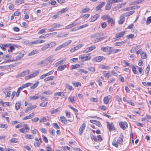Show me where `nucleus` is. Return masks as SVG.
<instances>
[{
  "instance_id": "56",
  "label": "nucleus",
  "mask_w": 151,
  "mask_h": 151,
  "mask_svg": "<svg viewBox=\"0 0 151 151\" xmlns=\"http://www.w3.org/2000/svg\"><path fill=\"white\" fill-rule=\"evenodd\" d=\"M47 104V102H43L40 103V106L41 107H44L46 106Z\"/></svg>"
},
{
  "instance_id": "19",
  "label": "nucleus",
  "mask_w": 151,
  "mask_h": 151,
  "mask_svg": "<svg viewBox=\"0 0 151 151\" xmlns=\"http://www.w3.org/2000/svg\"><path fill=\"white\" fill-rule=\"evenodd\" d=\"M34 113H32L31 114H30L29 115L23 118L22 120H24L31 119V118L33 117L34 116Z\"/></svg>"
},
{
  "instance_id": "64",
  "label": "nucleus",
  "mask_w": 151,
  "mask_h": 151,
  "mask_svg": "<svg viewBox=\"0 0 151 151\" xmlns=\"http://www.w3.org/2000/svg\"><path fill=\"white\" fill-rule=\"evenodd\" d=\"M151 22V16L149 17L147 19L146 23L147 24H150Z\"/></svg>"
},
{
  "instance_id": "48",
  "label": "nucleus",
  "mask_w": 151,
  "mask_h": 151,
  "mask_svg": "<svg viewBox=\"0 0 151 151\" xmlns=\"http://www.w3.org/2000/svg\"><path fill=\"white\" fill-rule=\"evenodd\" d=\"M8 127V125L6 124H0V128L6 129Z\"/></svg>"
},
{
  "instance_id": "52",
  "label": "nucleus",
  "mask_w": 151,
  "mask_h": 151,
  "mask_svg": "<svg viewBox=\"0 0 151 151\" xmlns=\"http://www.w3.org/2000/svg\"><path fill=\"white\" fill-rule=\"evenodd\" d=\"M29 97L30 99H32L33 100H37L39 98L37 96H29Z\"/></svg>"
},
{
  "instance_id": "26",
  "label": "nucleus",
  "mask_w": 151,
  "mask_h": 151,
  "mask_svg": "<svg viewBox=\"0 0 151 151\" xmlns=\"http://www.w3.org/2000/svg\"><path fill=\"white\" fill-rule=\"evenodd\" d=\"M132 68V71L135 74H138V73L137 70L135 66H134L133 65H131Z\"/></svg>"
},
{
  "instance_id": "53",
  "label": "nucleus",
  "mask_w": 151,
  "mask_h": 151,
  "mask_svg": "<svg viewBox=\"0 0 151 151\" xmlns=\"http://www.w3.org/2000/svg\"><path fill=\"white\" fill-rule=\"evenodd\" d=\"M110 17L109 15H105L103 16L101 18L103 19L104 20H106L107 19H108V18Z\"/></svg>"
},
{
  "instance_id": "61",
  "label": "nucleus",
  "mask_w": 151,
  "mask_h": 151,
  "mask_svg": "<svg viewBox=\"0 0 151 151\" xmlns=\"http://www.w3.org/2000/svg\"><path fill=\"white\" fill-rule=\"evenodd\" d=\"M134 35L133 34H130L127 36V38L132 39L134 37Z\"/></svg>"
},
{
  "instance_id": "16",
  "label": "nucleus",
  "mask_w": 151,
  "mask_h": 151,
  "mask_svg": "<svg viewBox=\"0 0 151 151\" xmlns=\"http://www.w3.org/2000/svg\"><path fill=\"white\" fill-rule=\"evenodd\" d=\"M81 58L82 61L84 62L85 61L90 60L91 58V57L90 55H88L87 56H82Z\"/></svg>"
},
{
  "instance_id": "37",
  "label": "nucleus",
  "mask_w": 151,
  "mask_h": 151,
  "mask_svg": "<svg viewBox=\"0 0 151 151\" xmlns=\"http://www.w3.org/2000/svg\"><path fill=\"white\" fill-rule=\"evenodd\" d=\"M49 47H50L49 45L48 44H46L42 47L41 50L42 51L45 50Z\"/></svg>"
},
{
  "instance_id": "3",
  "label": "nucleus",
  "mask_w": 151,
  "mask_h": 151,
  "mask_svg": "<svg viewBox=\"0 0 151 151\" xmlns=\"http://www.w3.org/2000/svg\"><path fill=\"white\" fill-rule=\"evenodd\" d=\"M111 47L109 46L102 47L101 48V50L103 51L107 52V54L110 55L111 54Z\"/></svg>"
},
{
  "instance_id": "50",
  "label": "nucleus",
  "mask_w": 151,
  "mask_h": 151,
  "mask_svg": "<svg viewBox=\"0 0 151 151\" xmlns=\"http://www.w3.org/2000/svg\"><path fill=\"white\" fill-rule=\"evenodd\" d=\"M6 45H7V44L6 45L1 44L0 45V47L3 50L5 51L6 50Z\"/></svg>"
},
{
  "instance_id": "10",
  "label": "nucleus",
  "mask_w": 151,
  "mask_h": 151,
  "mask_svg": "<svg viewBox=\"0 0 151 151\" xmlns=\"http://www.w3.org/2000/svg\"><path fill=\"white\" fill-rule=\"evenodd\" d=\"M119 125L121 128L123 130H124L126 129V128L125 126H126L127 127V124L126 122L124 123L122 122H119Z\"/></svg>"
},
{
  "instance_id": "41",
  "label": "nucleus",
  "mask_w": 151,
  "mask_h": 151,
  "mask_svg": "<svg viewBox=\"0 0 151 151\" xmlns=\"http://www.w3.org/2000/svg\"><path fill=\"white\" fill-rule=\"evenodd\" d=\"M28 44L30 45H33L38 44V41H37V40H35L29 43Z\"/></svg>"
},
{
  "instance_id": "1",
  "label": "nucleus",
  "mask_w": 151,
  "mask_h": 151,
  "mask_svg": "<svg viewBox=\"0 0 151 151\" xmlns=\"http://www.w3.org/2000/svg\"><path fill=\"white\" fill-rule=\"evenodd\" d=\"M101 35L99 33L91 35V37L92 38V41L94 43H96L104 40L105 37H101Z\"/></svg>"
},
{
  "instance_id": "45",
  "label": "nucleus",
  "mask_w": 151,
  "mask_h": 151,
  "mask_svg": "<svg viewBox=\"0 0 151 151\" xmlns=\"http://www.w3.org/2000/svg\"><path fill=\"white\" fill-rule=\"evenodd\" d=\"M49 34H46L41 35L39 37L40 38H45L49 37Z\"/></svg>"
},
{
  "instance_id": "20",
  "label": "nucleus",
  "mask_w": 151,
  "mask_h": 151,
  "mask_svg": "<svg viewBox=\"0 0 151 151\" xmlns=\"http://www.w3.org/2000/svg\"><path fill=\"white\" fill-rule=\"evenodd\" d=\"M99 17L98 14H96L93 16L91 17L90 19V22H93L96 20Z\"/></svg>"
},
{
  "instance_id": "60",
  "label": "nucleus",
  "mask_w": 151,
  "mask_h": 151,
  "mask_svg": "<svg viewBox=\"0 0 151 151\" xmlns=\"http://www.w3.org/2000/svg\"><path fill=\"white\" fill-rule=\"evenodd\" d=\"M103 75L108 78H109L111 76V75L109 73H103Z\"/></svg>"
},
{
  "instance_id": "6",
  "label": "nucleus",
  "mask_w": 151,
  "mask_h": 151,
  "mask_svg": "<svg viewBox=\"0 0 151 151\" xmlns=\"http://www.w3.org/2000/svg\"><path fill=\"white\" fill-rule=\"evenodd\" d=\"M106 58L103 56H99L95 57L93 59V60L96 62H100L102 60H105Z\"/></svg>"
},
{
  "instance_id": "15",
  "label": "nucleus",
  "mask_w": 151,
  "mask_h": 151,
  "mask_svg": "<svg viewBox=\"0 0 151 151\" xmlns=\"http://www.w3.org/2000/svg\"><path fill=\"white\" fill-rule=\"evenodd\" d=\"M105 4L104 2H101L96 7V11L102 8L104 6Z\"/></svg>"
},
{
  "instance_id": "62",
  "label": "nucleus",
  "mask_w": 151,
  "mask_h": 151,
  "mask_svg": "<svg viewBox=\"0 0 151 151\" xmlns=\"http://www.w3.org/2000/svg\"><path fill=\"white\" fill-rule=\"evenodd\" d=\"M99 108L102 110L105 111L106 110V107L104 106H99Z\"/></svg>"
},
{
  "instance_id": "39",
  "label": "nucleus",
  "mask_w": 151,
  "mask_h": 151,
  "mask_svg": "<svg viewBox=\"0 0 151 151\" xmlns=\"http://www.w3.org/2000/svg\"><path fill=\"white\" fill-rule=\"evenodd\" d=\"M66 88L68 89L70 91H71L72 90H73L74 89L73 88V87L72 86H70L69 84H66L65 85Z\"/></svg>"
},
{
  "instance_id": "4",
  "label": "nucleus",
  "mask_w": 151,
  "mask_h": 151,
  "mask_svg": "<svg viewBox=\"0 0 151 151\" xmlns=\"http://www.w3.org/2000/svg\"><path fill=\"white\" fill-rule=\"evenodd\" d=\"M106 123L107 124V128L109 129L110 132L115 130V128L112 123H110L109 122H107Z\"/></svg>"
},
{
  "instance_id": "29",
  "label": "nucleus",
  "mask_w": 151,
  "mask_h": 151,
  "mask_svg": "<svg viewBox=\"0 0 151 151\" xmlns=\"http://www.w3.org/2000/svg\"><path fill=\"white\" fill-rule=\"evenodd\" d=\"M121 51L120 49H113L112 47H111V54L112 53H116L118 52L119 51Z\"/></svg>"
},
{
  "instance_id": "17",
  "label": "nucleus",
  "mask_w": 151,
  "mask_h": 151,
  "mask_svg": "<svg viewBox=\"0 0 151 151\" xmlns=\"http://www.w3.org/2000/svg\"><path fill=\"white\" fill-rule=\"evenodd\" d=\"M125 4L126 3H124L120 4L117 5L114 7V10H116L119 9L122 7L124 6L125 5Z\"/></svg>"
},
{
  "instance_id": "58",
  "label": "nucleus",
  "mask_w": 151,
  "mask_h": 151,
  "mask_svg": "<svg viewBox=\"0 0 151 151\" xmlns=\"http://www.w3.org/2000/svg\"><path fill=\"white\" fill-rule=\"evenodd\" d=\"M52 126L55 129H60V127L58 126L57 123H54L52 124Z\"/></svg>"
},
{
  "instance_id": "59",
  "label": "nucleus",
  "mask_w": 151,
  "mask_h": 151,
  "mask_svg": "<svg viewBox=\"0 0 151 151\" xmlns=\"http://www.w3.org/2000/svg\"><path fill=\"white\" fill-rule=\"evenodd\" d=\"M141 57L142 58L145 59L147 57L146 54L144 52H142L141 54Z\"/></svg>"
},
{
  "instance_id": "9",
  "label": "nucleus",
  "mask_w": 151,
  "mask_h": 151,
  "mask_svg": "<svg viewBox=\"0 0 151 151\" xmlns=\"http://www.w3.org/2000/svg\"><path fill=\"white\" fill-rule=\"evenodd\" d=\"M29 73V70H27L22 72L18 75L19 77H22L24 76L25 75H28Z\"/></svg>"
},
{
  "instance_id": "23",
  "label": "nucleus",
  "mask_w": 151,
  "mask_h": 151,
  "mask_svg": "<svg viewBox=\"0 0 151 151\" xmlns=\"http://www.w3.org/2000/svg\"><path fill=\"white\" fill-rule=\"evenodd\" d=\"M125 20V17L122 15L120 17V19L119 22V24H122Z\"/></svg>"
},
{
  "instance_id": "49",
  "label": "nucleus",
  "mask_w": 151,
  "mask_h": 151,
  "mask_svg": "<svg viewBox=\"0 0 151 151\" xmlns=\"http://www.w3.org/2000/svg\"><path fill=\"white\" fill-rule=\"evenodd\" d=\"M101 68L102 69H109L111 68L109 67L104 65H101Z\"/></svg>"
},
{
  "instance_id": "46",
  "label": "nucleus",
  "mask_w": 151,
  "mask_h": 151,
  "mask_svg": "<svg viewBox=\"0 0 151 151\" xmlns=\"http://www.w3.org/2000/svg\"><path fill=\"white\" fill-rule=\"evenodd\" d=\"M78 71L83 73L85 74H87L88 73V72L87 71H86L82 69H79L77 70Z\"/></svg>"
},
{
  "instance_id": "54",
  "label": "nucleus",
  "mask_w": 151,
  "mask_h": 151,
  "mask_svg": "<svg viewBox=\"0 0 151 151\" xmlns=\"http://www.w3.org/2000/svg\"><path fill=\"white\" fill-rule=\"evenodd\" d=\"M123 137H119L118 138V139H117V142L119 144H121V143L123 141Z\"/></svg>"
},
{
  "instance_id": "8",
  "label": "nucleus",
  "mask_w": 151,
  "mask_h": 151,
  "mask_svg": "<svg viewBox=\"0 0 151 151\" xmlns=\"http://www.w3.org/2000/svg\"><path fill=\"white\" fill-rule=\"evenodd\" d=\"M86 127V124L83 123L81 126L79 130V134L81 135Z\"/></svg>"
},
{
  "instance_id": "32",
  "label": "nucleus",
  "mask_w": 151,
  "mask_h": 151,
  "mask_svg": "<svg viewBox=\"0 0 151 151\" xmlns=\"http://www.w3.org/2000/svg\"><path fill=\"white\" fill-rule=\"evenodd\" d=\"M90 10V9L86 7L85 8L82 9L81 11L80 12L81 13H85L87 12Z\"/></svg>"
},
{
  "instance_id": "33",
  "label": "nucleus",
  "mask_w": 151,
  "mask_h": 151,
  "mask_svg": "<svg viewBox=\"0 0 151 151\" xmlns=\"http://www.w3.org/2000/svg\"><path fill=\"white\" fill-rule=\"evenodd\" d=\"M18 141V139L15 138H12L10 140V142L12 143H17Z\"/></svg>"
},
{
  "instance_id": "63",
  "label": "nucleus",
  "mask_w": 151,
  "mask_h": 151,
  "mask_svg": "<svg viewBox=\"0 0 151 151\" xmlns=\"http://www.w3.org/2000/svg\"><path fill=\"white\" fill-rule=\"evenodd\" d=\"M14 49V47L12 46H10L9 49L8 50L9 52H12Z\"/></svg>"
},
{
  "instance_id": "34",
  "label": "nucleus",
  "mask_w": 151,
  "mask_h": 151,
  "mask_svg": "<svg viewBox=\"0 0 151 151\" xmlns=\"http://www.w3.org/2000/svg\"><path fill=\"white\" fill-rule=\"evenodd\" d=\"M39 83V81H37L35 83L34 85L31 86L30 87V88L31 89H34L37 87Z\"/></svg>"
},
{
  "instance_id": "30",
  "label": "nucleus",
  "mask_w": 151,
  "mask_h": 151,
  "mask_svg": "<svg viewBox=\"0 0 151 151\" xmlns=\"http://www.w3.org/2000/svg\"><path fill=\"white\" fill-rule=\"evenodd\" d=\"M21 105V101L18 103H16L15 104V109L16 110H18L20 108V107Z\"/></svg>"
},
{
  "instance_id": "5",
  "label": "nucleus",
  "mask_w": 151,
  "mask_h": 151,
  "mask_svg": "<svg viewBox=\"0 0 151 151\" xmlns=\"http://www.w3.org/2000/svg\"><path fill=\"white\" fill-rule=\"evenodd\" d=\"M24 126H25V128H22L19 129V131L23 133H26L27 132V130H29V127L26 124H24Z\"/></svg>"
},
{
  "instance_id": "55",
  "label": "nucleus",
  "mask_w": 151,
  "mask_h": 151,
  "mask_svg": "<svg viewBox=\"0 0 151 151\" xmlns=\"http://www.w3.org/2000/svg\"><path fill=\"white\" fill-rule=\"evenodd\" d=\"M83 45L82 44H79L77 46H76L75 47H74V48L76 50H77L78 49H79V48H80L81 47H82Z\"/></svg>"
},
{
  "instance_id": "35",
  "label": "nucleus",
  "mask_w": 151,
  "mask_h": 151,
  "mask_svg": "<svg viewBox=\"0 0 151 151\" xmlns=\"http://www.w3.org/2000/svg\"><path fill=\"white\" fill-rule=\"evenodd\" d=\"M25 137L27 139H34V137L32 135H30V134H26L25 136Z\"/></svg>"
},
{
  "instance_id": "22",
  "label": "nucleus",
  "mask_w": 151,
  "mask_h": 151,
  "mask_svg": "<svg viewBox=\"0 0 151 151\" xmlns=\"http://www.w3.org/2000/svg\"><path fill=\"white\" fill-rule=\"evenodd\" d=\"M77 24V23L75 22H73L72 24H70L66 26V29H69L72 27L76 26Z\"/></svg>"
},
{
  "instance_id": "11",
  "label": "nucleus",
  "mask_w": 151,
  "mask_h": 151,
  "mask_svg": "<svg viewBox=\"0 0 151 151\" xmlns=\"http://www.w3.org/2000/svg\"><path fill=\"white\" fill-rule=\"evenodd\" d=\"M112 3L110 0H108L105 7V9L107 10H109L111 9Z\"/></svg>"
},
{
  "instance_id": "2",
  "label": "nucleus",
  "mask_w": 151,
  "mask_h": 151,
  "mask_svg": "<svg viewBox=\"0 0 151 151\" xmlns=\"http://www.w3.org/2000/svg\"><path fill=\"white\" fill-rule=\"evenodd\" d=\"M40 69L36 70L34 71L32 74L29 75L25 76V79L26 80H28L29 79L31 78L37 76L40 73Z\"/></svg>"
},
{
  "instance_id": "57",
  "label": "nucleus",
  "mask_w": 151,
  "mask_h": 151,
  "mask_svg": "<svg viewBox=\"0 0 151 151\" xmlns=\"http://www.w3.org/2000/svg\"><path fill=\"white\" fill-rule=\"evenodd\" d=\"M12 57V56L10 55L7 54L4 55L3 57V59L4 60H6L7 58H10Z\"/></svg>"
},
{
  "instance_id": "38",
  "label": "nucleus",
  "mask_w": 151,
  "mask_h": 151,
  "mask_svg": "<svg viewBox=\"0 0 151 151\" xmlns=\"http://www.w3.org/2000/svg\"><path fill=\"white\" fill-rule=\"evenodd\" d=\"M37 106L36 105L28 106H27V109L29 110H32L33 109L37 107Z\"/></svg>"
},
{
  "instance_id": "31",
  "label": "nucleus",
  "mask_w": 151,
  "mask_h": 151,
  "mask_svg": "<svg viewBox=\"0 0 151 151\" xmlns=\"http://www.w3.org/2000/svg\"><path fill=\"white\" fill-rule=\"evenodd\" d=\"M33 84L30 83H26L25 84H23L22 86V88H24L30 86H31Z\"/></svg>"
},
{
  "instance_id": "28",
  "label": "nucleus",
  "mask_w": 151,
  "mask_h": 151,
  "mask_svg": "<svg viewBox=\"0 0 151 151\" xmlns=\"http://www.w3.org/2000/svg\"><path fill=\"white\" fill-rule=\"evenodd\" d=\"M126 41H122V42H117L115 43H114V45L115 46H121V45H122L124 43H126Z\"/></svg>"
},
{
  "instance_id": "36",
  "label": "nucleus",
  "mask_w": 151,
  "mask_h": 151,
  "mask_svg": "<svg viewBox=\"0 0 151 151\" xmlns=\"http://www.w3.org/2000/svg\"><path fill=\"white\" fill-rule=\"evenodd\" d=\"M74 96H71L69 97L68 98V101L69 102H72V103H74L73 102L74 101Z\"/></svg>"
},
{
  "instance_id": "24",
  "label": "nucleus",
  "mask_w": 151,
  "mask_h": 151,
  "mask_svg": "<svg viewBox=\"0 0 151 151\" xmlns=\"http://www.w3.org/2000/svg\"><path fill=\"white\" fill-rule=\"evenodd\" d=\"M60 120L62 123L66 124L67 123V120L63 116L60 117Z\"/></svg>"
},
{
  "instance_id": "43",
  "label": "nucleus",
  "mask_w": 151,
  "mask_h": 151,
  "mask_svg": "<svg viewBox=\"0 0 151 151\" xmlns=\"http://www.w3.org/2000/svg\"><path fill=\"white\" fill-rule=\"evenodd\" d=\"M68 35V34H60L58 35L57 37H65Z\"/></svg>"
},
{
  "instance_id": "18",
  "label": "nucleus",
  "mask_w": 151,
  "mask_h": 151,
  "mask_svg": "<svg viewBox=\"0 0 151 151\" xmlns=\"http://www.w3.org/2000/svg\"><path fill=\"white\" fill-rule=\"evenodd\" d=\"M72 41L71 40H69L68 42H66L64 43L63 44L61 45V46L62 48H65L66 46H68L71 43Z\"/></svg>"
},
{
  "instance_id": "12",
  "label": "nucleus",
  "mask_w": 151,
  "mask_h": 151,
  "mask_svg": "<svg viewBox=\"0 0 151 151\" xmlns=\"http://www.w3.org/2000/svg\"><path fill=\"white\" fill-rule=\"evenodd\" d=\"M111 96L110 95H108L105 97L104 99V102L105 104L108 103L109 100L111 98Z\"/></svg>"
},
{
  "instance_id": "27",
  "label": "nucleus",
  "mask_w": 151,
  "mask_h": 151,
  "mask_svg": "<svg viewBox=\"0 0 151 151\" xmlns=\"http://www.w3.org/2000/svg\"><path fill=\"white\" fill-rule=\"evenodd\" d=\"M107 22L108 24L111 23V26L114 25L115 23L114 21L113 20L112 18L110 17L108 18Z\"/></svg>"
},
{
  "instance_id": "14",
  "label": "nucleus",
  "mask_w": 151,
  "mask_h": 151,
  "mask_svg": "<svg viewBox=\"0 0 151 151\" xmlns=\"http://www.w3.org/2000/svg\"><path fill=\"white\" fill-rule=\"evenodd\" d=\"M125 32V31H122L119 33H117L115 35V37L116 38H121L124 35Z\"/></svg>"
},
{
  "instance_id": "42",
  "label": "nucleus",
  "mask_w": 151,
  "mask_h": 151,
  "mask_svg": "<svg viewBox=\"0 0 151 151\" xmlns=\"http://www.w3.org/2000/svg\"><path fill=\"white\" fill-rule=\"evenodd\" d=\"M142 1L141 0H137L132 2L131 3V5H133L138 4L141 3Z\"/></svg>"
},
{
  "instance_id": "44",
  "label": "nucleus",
  "mask_w": 151,
  "mask_h": 151,
  "mask_svg": "<svg viewBox=\"0 0 151 151\" xmlns=\"http://www.w3.org/2000/svg\"><path fill=\"white\" fill-rule=\"evenodd\" d=\"M88 26V24H86L84 25L81 26H80L77 27V29H78V30H79L80 29L85 28V27H87Z\"/></svg>"
},
{
  "instance_id": "25",
  "label": "nucleus",
  "mask_w": 151,
  "mask_h": 151,
  "mask_svg": "<svg viewBox=\"0 0 151 151\" xmlns=\"http://www.w3.org/2000/svg\"><path fill=\"white\" fill-rule=\"evenodd\" d=\"M66 67V65H63L59 66L57 68V70L61 71L65 69Z\"/></svg>"
},
{
  "instance_id": "7",
  "label": "nucleus",
  "mask_w": 151,
  "mask_h": 151,
  "mask_svg": "<svg viewBox=\"0 0 151 151\" xmlns=\"http://www.w3.org/2000/svg\"><path fill=\"white\" fill-rule=\"evenodd\" d=\"M96 48V47L94 45H92L91 47H89L86 48L83 51V52L84 53H87L91 51H92L94 49H95Z\"/></svg>"
},
{
  "instance_id": "47",
  "label": "nucleus",
  "mask_w": 151,
  "mask_h": 151,
  "mask_svg": "<svg viewBox=\"0 0 151 151\" xmlns=\"http://www.w3.org/2000/svg\"><path fill=\"white\" fill-rule=\"evenodd\" d=\"M10 66V65L1 66H0V68L3 69V70H6Z\"/></svg>"
},
{
  "instance_id": "13",
  "label": "nucleus",
  "mask_w": 151,
  "mask_h": 151,
  "mask_svg": "<svg viewBox=\"0 0 151 151\" xmlns=\"http://www.w3.org/2000/svg\"><path fill=\"white\" fill-rule=\"evenodd\" d=\"M50 118V117L48 116H45V117L41 118L40 122L41 123L46 122L49 120Z\"/></svg>"
},
{
  "instance_id": "40",
  "label": "nucleus",
  "mask_w": 151,
  "mask_h": 151,
  "mask_svg": "<svg viewBox=\"0 0 151 151\" xmlns=\"http://www.w3.org/2000/svg\"><path fill=\"white\" fill-rule=\"evenodd\" d=\"M37 51L36 50H33L29 53L28 55L30 56L33 55L37 53Z\"/></svg>"
},
{
  "instance_id": "51",
  "label": "nucleus",
  "mask_w": 151,
  "mask_h": 151,
  "mask_svg": "<svg viewBox=\"0 0 151 151\" xmlns=\"http://www.w3.org/2000/svg\"><path fill=\"white\" fill-rule=\"evenodd\" d=\"M68 9L66 8H64L62 9L61 11H59L58 13H63L65 12L68 11Z\"/></svg>"
},
{
  "instance_id": "21",
  "label": "nucleus",
  "mask_w": 151,
  "mask_h": 151,
  "mask_svg": "<svg viewBox=\"0 0 151 151\" xmlns=\"http://www.w3.org/2000/svg\"><path fill=\"white\" fill-rule=\"evenodd\" d=\"M24 54L23 52H22L19 54V55H17L16 57V60H18L20 59L24 55Z\"/></svg>"
}]
</instances>
